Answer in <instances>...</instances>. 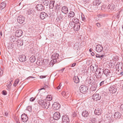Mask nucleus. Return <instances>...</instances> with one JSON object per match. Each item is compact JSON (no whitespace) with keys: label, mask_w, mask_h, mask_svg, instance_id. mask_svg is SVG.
Instances as JSON below:
<instances>
[{"label":"nucleus","mask_w":123,"mask_h":123,"mask_svg":"<svg viewBox=\"0 0 123 123\" xmlns=\"http://www.w3.org/2000/svg\"><path fill=\"white\" fill-rule=\"evenodd\" d=\"M92 98L95 101L99 100L101 98V96L98 93H95L92 96Z\"/></svg>","instance_id":"obj_8"},{"label":"nucleus","mask_w":123,"mask_h":123,"mask_svg":"<svg viewBox=\"0 0 123 123\" xmlns=\"http://www.w3.org/2000/svg\"><path fill=\"white\" fill-rule=\"evenodd\" d=\"M12 84L11 83V82L9 81L7 83V85H8V88L9 87L10 88V87L11 86Z\"/></svg>","instance_id":"obj_49"},{"label":"nucleus","mask_w":123,"mask_h":123,"mask_svg":"<svg viewBox=\"0 0 123 123\" xmlns=\"http://www.w3.org/2000/svg\"><path fill=\"white\" fill-rule=\"evenodd\" d=\"M105 16V15L104 14H99L98 15V17L99 18H102L103 17H104Z\"/></svg>","instance_id":"obj_46"},{"label":"nucleus","mask_w":123,"mask_h":123,"mask_svg":"<svg viewBox=\"0 0 123 123\" xmlns=\"http://www.w3.org/2000/svg\"><path fill=\"white\" fill-rule=\"evenodd\" d=\"M18 44L20 46H22L23 44V41L21 40H17Z\"/></svg>","instance_id":"obj_37"},{"label":"nucleus","mask_w":123,"mask_h":123,"mask_svg":"<svg viewBox=\"0 0 123 123\" xmlns=\"http://www.w3.org/2000/svg\"><path fill=\"white\" fill-rule=\"evenodd\" d=\"M37 4L36 6V9L38 11H42L44 9V6L41 4L39 1H37L34 3V4Z\"/></svg>","instance_id":"obj_2"},{"label":"nucleus","mask_w":123,"mask_h":123,"mask_svg":"<svg viewBox=\"0 0 123 123\" xmlns=\"http://www.w3.org/2000/svg\"><path fill=\"white\" fill-rule=\"evenodd\" d=\"M42 4H43L45 6H46L47 8L48 7V5L49 4V1L47 0H42Z\"/></svg>","instance_id":"obj_23"},{"label":"nucleus","mask_w":123,"mask_h":123,"mask_svg":"<svg viewBox=\"0 0 123 123\" xmlns=\"http://www.w3.org/2000/svg\"><path fill=\"white\" fill-rule=\"evenodd\" d=\"M106 117L107 118V119L109 120V121H109L111 122V121H113V120H112V117L111 114H110L109 115H108Z\"/></svg>","instance_id":"obj_32"},{"label":"nucleus","mask_w":123,"mask_h":123,"mask_svg":"<svg viewBox=\"0 0 123 123\" xmlns=\"http://www.w3.org/2000/svg\"><path fill=\"white\" fill-rule=\"evenodd\" d=\"M100 4L99 0H96L93 2V4L94 5H98Z\"/></svg>","instance_id":"obj_34"},{"label":"nucleus","mask_w":123,"mask_h":123,"mask_svg":"<svg viewBox=\"0 0 123 123\" xmlns=\"http://www.w3.org/2000/svg\"><path fill=\"white\" fill-rule=\"evenodd\" d=\"M21 117L22 121L25 123L28 121V119L27 115L25 114H22Z\"/></svg>","instance_id":"obj_12"},{"label":"nucleus","mask_w":123,"mask_h":123,"mask_svg":"<svg viewBox=\"0 0 123 123\" xmlns=\"http://www.w3.org/2000/svg\"><path fill=\"white\" fill-rule=\"evenodd\" d=\"M3 74V71L2 70L0 69V76H1Z\"/></svg>","instance_id":"obj_56"},{"label":"nucleus","mask_w":123,"mask_h":123,"mask_svg":"<svg viewBox=\"0 0 123 123\" xmlns=\"http://www.w3.org/2000/svg\"><path fill=\"white\" fill-rule=\"evenodd\" d=\"M88 90V86L84 85H81L80 87V91L83 93H86Z\"/></svg>","instance_id":"obj_3"},{"label":"nucleus","mask_w":123,"mask_h":123,"mask_svg":"<svg viewBox=\"0 0 123 123\" xmlns=\"http://www.w3.org/2000/svg\"><path fill=\"white\" fill-rule=\"evenodd\" d=\"M62 123H69V118L68 116L64 115L62 116Z\"/></svg>","instance_id":"obj_7"},{"label":"nucleus","mask_w":123,"mask_h":123,"mask_svg":"<svg viewBox=\"0 0 123 123\" xmlns=\"http://www.w3.org/2000/svg\"><path fill=\"white\" fill-rule=\"evenodd\" d=\"M75 15V13L74 12H70L68 14V18H73L74 17Z\"/></svg>","instance_id":"obj_28"},{"label":"nucleus","mask_w":123,"mask_h":123,"mask_svg":"<svg viewBox=\"0 0 123 123\" xmlns=\"http://www.w3.org/2000/svg\"><path fill=\"white\" fill-rule=\"evenodd\" d=\"M121 116V114L119 112H117L115 113L114 114V116L115 118L119 119Z\"/></svg>","instance_id":"obj_22"},{"label":"nucleus","mask_w":123,"mask_h":123,"mask_svg":"<svg viewBox=\"0 0 123 123\" xmlns=\"http://www.w3.org/2000/svg\"><path fill=\"white\" fill-rule=\"evenodd\" d=\"M24 17L22 16H20L19 17H18L17 18L18 22L20 24H22L24 22Z\"/></svg>","instance_id":"obj_11"},{"label":"nucleus","mask_w":123,"mask_h":123,"mask_svg":"<svg viewBox=\"0 0 123 123\" xmlns=\"http://www.w3.org/2000/svg\"><path fill=\"white\" fill-rule=\"evenodd\" d=\"M96 25L97 26L98 28L100 27L101 26L100 23H97L96 24Z\"/></svg>","instance_id":"obj_52"},{"label":"nucleus","mask_w":123,"mask_h":123,"mask_svg":"<svg viewBox=\"0 0 123 123\" xmlns=\"http://www.w3.org/2000/svg\"><path fill=\"white\" fill-rule=\"evenodd\" d=\"M102 112V110L100 108H96L94 111L95 114L97 115H99Z\"/></svg>","instance_id":"obj_19"},{"label":"nucleus","mask_w":123,"mask_h":123,"mask_svg":"<svg viewBox=\"0 0 123 123\" xmlns=\"http://www.w3.org/2000/svg\"><path fill=\"white\" fill-rule=\"evenodd\" d=\"M52 106L54 109L57 110L60 108V105L59 103L55 102L53 105Z\"/></svg>","instance_id":"obj_15"},{"label":"nucleus","mask_w":123,"mask_h":123,"mask_svg":"<svg viewBox=\"0 0 123 123\" xmlns=\"http://www.w3.org/2000/svg\"><path fill=\"white\" fill-rule=\"evenodd\" d=\"M60 117V114L59 112H55L53 115V118L54 119L58 120Z\"/></svg>","instance_id":"obj_10"},{"label":"nucleus","mask_w":123,"mask_h":123,"mask_svg":"<svg viewBox=\"0 0 123 123\" xmlns=\"http://www.w3.org/2000/svg\"><path fill=\"white\" fill-rule=\"evenodd\" d=\"M103 74L102 73V71L100 70V71L98 72L97 69H96L95 75L97 78H101L102 77V75Z\"/></svg>","instance_id":"obj_9"},{"label":"nucleus","mask_w":123,"mask_h":123,"mask_svg":"<svg viewBox=\"0 0 123 123\" xmlns=\"http://www.w3.org/2000/svg\"><path fill=\"white\" fill-rule=\"evenodd\" d=\"M30 61L31 62H34L36 60V58L34 56H32L30 58Z\"/></svg>","instance_id":"obj_36"},{"label":"nucleus","mask_w":123,"mask_h":123,"mask_svg":"<svg viewBox=\"0 0 123 123\" xmlns=\"http://www.w3.org/2000/svg\"><path fill=\"white\" fill-rule=\"evenodd\" d=\"M115 5L113 4H109L107 7V9L109 12L112 11L115 8Z\"/></svg>","instance_id":"obj_13"},{"label":"nucleus","mask_w":123,"mask_h":123,"mask_svg":"<svg viewBox=\"0 0 123 123\" xmlns=\"http://www.w3.org/2000/svg\"><path fill=\"white\" fill-rule=\"evenodd\" d=\"M95 55L96 57L100 58H101V59H102L103 58V57L104 56V55H100L99 54H96V55Z\"/></svg>","instance_id":"obj_43"},{"label":"nucleus","mask_w":123,"mask_h":123,"mask_svg":"<svg viewBox=\"0 0 123 123\" xmlns=\"http://www.w3.org/2000/svg\"><path fill=\"white\" fill-rule=\"evenodd\" d=\"M54 1H51L49 5V7L50 8H53L54 7Z\"/></svg>","instance_id":"obj_35"},{"label":"nucleus","mask_w":123,"mask_h":123,"mask_svg":"<svg viewBox=\"0 0 123 123\" xmlns=\"http://www.w3.org/2000/svg\"><path fill=\"white\" fill-rule=\"evenodd\" d=\"M2 94L4 95H6L7 94V92L5 91H3L2 92Z\"/></svg>","instance_id":"obj_53"},{"label":"nucleus","mask_w":123,"mask_h":123,"mask_svg":"<svg viewBox=\"0 0 123 123\" xmlns=\"http://www.w3.org/2000/svg\"><path fill=\"white\" fill-rule=\"evenodd\" d=\"M123 75V71H122L120 73V75Z\"/></svg>","instance_id":"obj_62"},{"label":"nucleus","mask_w":123,"mask_h":123,"mask_svg":"<svg viewBox=\"0 0 123 123\" xmlns=\"http://www.w3.org/2000/svg\"><path fill=\"white\" fill-rule=\"evenodd\" d=\"M65 69V68H62L61 70H59V71H62V72Z\"/></svg>","instance_id":"obj_60"},{"label":"nucleus","mask_w":123,"mask_h":123,"mask_svg":"<svg viewBox=\"0 0 123 123\" xmlns=\"http://www.w3.org/2000/svg\"><path fill=\"white\" fill-rule=\"evenodd\" d=\"M100 70L102 71V74L104 73L106 76H110L111 74L110 70L108 69H106L104 70L103 69H101V68Z\"/></svg>","instance_id":"obj_6"},{"label":"nucleus","mask_w":123,"mask_h":123,"mask_svg":"<svg viewBox=\"0 0 123 123\" xmlns=\"http://www.w3.org/2000/svg\"><path fill=\"white\" fill-rule=\"evenodd\" d=\"M82 115L84 117H87L88 116L89 113L87 111H84L82 112Z\"/></svg>","instance_id":"obj_30"},{"label":"nucleus","mask_w":123,"mask_h":123,"mask_svg":"<svg viewBox=\"0 0 123 123\" xmlns=\"http://www.w3.org/2000/svg\"><path fill=\"white\" fill-rule=\"evenodd\" d=\"M63 16L62 13H60L59 15H58V18L59 19H62L63 17Z\"/></svg>","instance_id":"obj_45"},{"label":"nucleus","mask_w":123,"mask_h":123,"mask_svg":"<svg viewBox=\"0 0 123 123\" xmlns=\"http://www.w3.org/2000/svg\"><path fill=\"white\" fill-rule=\"evenodd\" d=\"M38 103L39 105H42L43 108L45 109H48L50 105L49 102L46 100H39Z\"/></svg>","instance_id":"obj_1"},{"label":"nucleus","mask_w":123,"mask_h":123,"mask_svg":"<svg viewBox=\"0 0 123 123\" xmlns=\"http://www.w3.org/2000/svg\"><path fill=\"white\" fill-rule=\"evenodd\" d=\"M40 78H45V76H40Z\"/></svg>","instance_id":"obj_61"},{"label":"nucleus","mask_w":123,"mask_h":123,"mask_svg":"<svg viewBox=\"0 0 123 123\" xmlns=\"http://www.w3.org/2000/svg\"><path fill=\"white\" fill-rule=\"evenodd\" d=\"M48 15L46 13L44 12H42L40 15V17L42 19H43L47 18Z\"/></svg>","instance_id":"obj_16"},{"label":"nucleus","mask_w":123,"mask_h":123,"mask_svg":"<svg viewBox=\"0 0 123 123\" xmlns=\"http://www.w3.org/2000/svg\"><path fill=\"white\" fill-rule=\"evenodd\" d=\"M46 99L49 102V101L51 100L52 99L51 96L50 95H48L46 97Z\"/></svg>","instance_id":"obj_41"},{"label":"nucleus","mask_w":123,"mask_h":123,"mask_svg":"<svg viewBox=\"0 0 123 123\" xmlns=\"http://www.w3.org/2000/svg\"><path fill=\"white\" fill-rule=\"evenodd\" d=\"M103 49V47L101 45L98 44L96 46V50L98 52H101L102 51Z\"/></svg>","instance_id":"obj_14"},{"label":"nucleus","mask_w":123,"mask_h":123,"mask_svg":"<svg viewBox=\"0 0 123 123\" xmlns=\"http://www.w3.org/2000/svg\"><path fill=\"white\" fill-rule=\"evenodd\" d=\"M81 17H82V20L84 21L85 20V18L84 17H83L82 16Z\"/></svg>","instance_id":"obj_58"},{"label":"nucleus","mask_w":123,"mask_h":123,"mask_svg":"<svg viewBox=\"0 0 123 123\" xmlns=\"http://www.w3.org/2000/svg\"><path fill=\"white\" fill-rule=\"evenodd\" d=\"M62 94L63 96L66 98H67L69 97L68 92V91L63 92Z\"/></svg>","instance_id":"obj_24"},{"label":"nucleus","mask_w":123,"mask_h":123,"mask_svg":"<svg viewBox=\"0 0 123 123\" xmlns=\"http://www.w3.org/2000/svg\"><path fill=\"white\" fill-rule=\"evenodd\" d=\"M116 85H111L109 87V89L110 92L112 93H114L117 91Z\"/></svg>","instance_id":"obj_5"},{"label":"nucleus","mask_w":123,"mask_h":123,"mask_svg":"<svg viewBox=\"0 0 123 123\" xmlns=\"http://www.w3.org/2000/svg\"><path fill=\"white\" fill-rule=\"evenodd\" d=\"M105 82V80H104V81H102L100 83V86H103Z\"/></svg>","instance_id":"obj_48"},{"label":"nucleus","mask_w":123,"mask_h":123,"mask_svg":"<svg viewBox=\"0 0 123 123\" xmlns=\"http://www.w3.org/2000/svg\"><path fill=\"white\" fill-rule=\"evenodd\" d=\"M91 121L92 123H95L96 120L95 118H93L91 120Z\"/></svg>","instance_id":"obj_47"},{"label":"nucleus","mask_w":123,"mask_h":123,"mask_svg":"<svg viewBox=\"0 0 123 123\" xmlns=\"http://www.w3.org/2000/svg\"><path fill=\"white\" fill-rule=\"evenodd\" d=\"M19 80L18 79H16L14 83L13 84V86H16L18 84V83L19 82Z\"/></svg>","instance_id":"obj_39"},{"label":"nucleus","mask_w":123,"mask_h":123,"mask_svg":"<svg viewBox=\"0 0 123 123\" xmlns=\"http://www.w3.org/2000/svg\"><path fill=\"white\" fill-rule=\"evenodd\" d=\"M49 65L51 67H52L53 66V63L52 62V61L50 62L49 64Z\"/></svg>","instance_id":"obj_57"},{"label":"nucleus","mask_w":123,"mask_h":123,"mask_svg":"<svg viewBox=\"0 0 123 123\" xmlns=\"http://www.w3.org/2000/svg\"><path fill=\"white\" fill-rule=\"evenodd\" d=\"M34 12V10L32 9H30L27 11L26 13L27 15H30L31 14H33Z\"/></svg>","instance_id":"obj_27"},{"label":"nucleus","mask_w":123,"mask_h":123,"mask_svg":"<svg viewBox=\"0 0 123 123\" xmlns=\"http://www.w3.org/2000/svg\"><path fill=\"white\" fill-rule=\"evenodd\" d=\"M12 38V39L11 40V41H12V42H14L15 41H16V38L14 37H11Z\"/></svg>","instance_id":"obj_50"},{"label":"nucleus","mask_w":123,"mask_h":123,"mask_svg":"<svg viewBox=\"0 0 123 123\" xmlns=\"http://www.w3.org/2000/svg\"><path fill=\"white\" fill-rule=\"evenodd\" d=\"M120 108L121 109H122L123 110V104L121 105L120 106Z\"/></svg>","instance_id":"obj_63"},{"label":"nucleus","mask_w":123,"mask_h":123,"mask_svg":"<svg viewBox=\"0 0 123 123\" xmlns=\"http://www.w3.org/2000/svg\"><path fill=\"white\" fill-rule=\"evenodd\" d=\"M75 25V24L72 21H70V22L69 25L72 27H74Z\"/></svg>","instance_id":"obj_42"},{"label":"nucleus","mask_w":123,"mask_h":123,"mask_svg":"<svg viewBox=\"0 0 123 123\" xmlns=\"http://www.w3.org/2000/svg\"><path fill=\"white\" fill-rule=\"evenodd\" d=\"M23 34V31L20 30H17L15 32V35L18 37H19L21 36Z\"/></svg>","instance_id":"obj_21"},{"label":"nucleus","mask_w":123,"mask_h":123,"mask_svg":"<svg viewBox=\"0 0 123 123\" xmlns=\"http://www.w3.org/2000/svg\"><path fill=\"white\" fill-rule=\"evenodd\" d=\"M101 9L103 11H105L106 9V6L105 5H103L101 7Z\"/></svg>","instance_id":"obj_40"},{"label":"nucleus","mask_w":123,"mask_h":123,"mask_svg":"<svg viewBox=\"0 0 123 123\" xmlns=\"http://www.w3.org/2000/svg\"><path fill=\"white\" fill-rule=\"evenodd\" d=\"M6 6V3L4 2H2L0 4V10H2Z\"/></svg>","instance_id":"obj_26"},{"label":"nucleus","mask_w":123,"mask_h":123,"mask_svg":"<svg viewBox=\"0 0 123 123\" xmlns=\"http://www.w3.org/2000/svg\"><path fill=\"white\" fill-rule=\"evenodd\" d=\"M59 55L58 53H55L52 55L51 58L53 60V62H59L58 57Z\"/></svg>","instance_id":"obj_4"},{"label":"nucleus","mask_w":123,"mask_h":123,"mask_svg":"<svg viewBox=\"0 0 123 123\" xmlns=\"http://www.w3.org/2000/svg\"><path fill=\"white\" fill-rule=\"evenodd\" d=\"M61 11L62 12L65 14H67L68 12V7L65 6H63L62 8Z\"/></svg>","instance_id":"obj_17"},{"label":"nucleus","mask_w":123,"mask_h":123,"mask_svg":"<svg viewBox=\"0 0 123 123\" xmlns=\"http://www.w3.org/2000/svg\"><path fill=\"white\" fill-rule=\"evenodd\" d=\"M90 68L91 70L93 72H95L96 69L97 70V68L95 66V65L94 67L92 65H91L90 66Z\"/></svg>","instance_id":"obj_31"},{"label":"nucleus","mask_w":123,"mask_h":123,"mask_svg":"<svg viewBox=\"0 0 123 123\" xmlns=\"http://www.w3.org/2000/svg\"><path fill=\"white\" fill-rule=\"evenodd\" d=\"M77 115V113L75 112H73L72 114V116L73 117H75Z\"/></svg>","instance_id":"obj_54"},{"label":"nucleus","mask_w":123,"mask_h":123,"mask_svg":"<svg viewBox=\"0 0 123 123\" xmlns=\"http://www.w3.org/2000/svg\"><path fill=\"white\" fill-rule=\"evenodd\" d=\"M48 87L46 85H45L44 86H42V87L40 89H39L38 91H39V92L42 90L45 89L46 88H47Z\"/></svg>","instance_id":"obj_44"},{"label":"nucleus","mask_w":123,"mask_h":123,"mask_svg":"<svg viewBox=\"0 0 123 123\" xmlns=\"http://www.w3.org/2000/svg\"><path fill=\"white\" fill-rule=\"evenodd\" d=\"M80 24H76L74 25L73 27L75 31H78L80 29Z\"/></svg>","instance_id":"obj_25"},{"label":"nucleus","mask_w":123,"mask_h":123,"mask_svg":"<svg viewBox=\"0 0 123 123\" xmlns=\"http://www.w3.org/2000/svg\"><path fill=\"white\" fill-rule=\"evenodd\" d=\"M88 80V83L89 84H92V80L91 79V78H87L86 79Z\"/></svg>","instance_id":"obj_38"},{"label":"nucleus","mask_w":123,"mask_h":123,"mask_svg":"<svg viewBox=\"0 0 123 123\" xmlns=\"http://www.w3.org/2000/svg\"><path fill=\"white\" fill-rule=\"evenodd\" d=\"M122 66L121 63V64L120 62H118L116 66V70H117L118 72L119 70L121 71L122 68Z\"/></svg>","instance_id":"obj_18"},{"label":"nucleus","mask_w":123,"mask_h":123,"mask_svg":"<svg viewBox=\"0 0 123 123\" xmlns=\"http://www.w3.org/2000/svg\"><path fill=\"white\" fill-rule=\"evenodd\" d=\"M113 59L114 61H117L119 60V59L117 56H116Z\"/></svg>","instance_id":"obj_55"},{"label":"nucleus","mask_w":123,"mask_h":123,"mask_svg":"<svg viewBox=\"0 0 123 123\" xmlns=\"http://www.w3.org/2000/svg\"><path fill=\"white\" fill-rule=\"evenodd\" d=\"M73 80L74 82L76 83H78L79 82V79L77 76H75L73 78Z\"/></svg>","instance_id":"obj_29"},{"label":"nucleus","mask_w":123,"mask_h":123,"mask_svg":"<svg viewBox=\"0 0 123 123\" xmlns=\"http://www.w3.org/2000/svg\"><path fill=\"white\" fill-rule=\"evenodd\" d=\"M76 65V63H74L72 64V67H74Z\"/></svg>","instance_id":"obj_59"},{"label":"nucleus","mask_w":123,"mask_h":123,"mask_svg":"<svg viewBox=\"0 0 123 123\" xmlns=\"http://www.w3.org/2000/svg\"><path fill=\"white\" fill-rule=\"evenodd\" d=\"M36 97H35V98H34L33 97H32L30 98V101L31 102H33L34 100H35Z\"/></svg>","instance_id":"obj_51"},{"label":"nucleus","mask_w":123,"mask_h":123,"mask_svg":"<svg viewBox=\"0 0 123 123\" xmlns=\"http://www.w3.org/2000/svg\"><path fill=\"white\" fill-rule=\"evenodd\" d=\"M72 21L75 24H78L79 23V20L76 18H74L72 19Z\"/></svg>","instance_id":"obj_33"},{"label":"nucleus","mask_w":123,"mask_h":123,"mask_svg":"<svg viewBox=\"0 0 123 123\" xmlns=\"http://www.w3.org/2000/svg\"><path fill=\"white\" fill-rule=\"evenodd\" d=\"M19 60L21 62H24L26 60V56L24 55H20L19 57Z\"/></svg>","instance_id":"obj_20"},{"label":"nucleus","mask_w":123,"mask_h":123,"mask_svg":"<svg viewBox=\"0 0 123 123\" xmlns=\"http://www.w3.org/2000/svg\"><path fill=\"white\" fill-rule=\"evenodd\" d=\"M5 114L6 116H8V113L6 112H5Z\"/></svg>","instance_id":"obj_64"}]
</instances>
